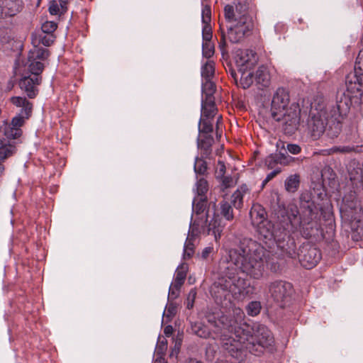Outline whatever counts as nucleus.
<instances>
[{
  "label": "nucleus",
  "instance_id": "f257e3e1",
  "mask_svg": "<svg viewBox=\"0 0 363 363\" xmlns=\"http://www.w3.org/2000/svg\"><path fill=\"white\" fill-rule=\"evenodd\" d=\"M346 90L338 92L335 104L325 105L322 99L311 104L308 127L313 140L326 132L330 138H337L342 131V120L351 107L360 110L363 89V49L359 51L354 70L345 77Z\"/></svg>",
  "mask_w": 363,
  "mask_h": 363
},
{
  "label": "nucleus",
  "instance_id": "f03ea898",
  "mask_svg": "<svg viewBox=\"0 0 363 363\" xmlns=\"http://www.w3.org/2000/svg\"><path fill=\"white\" fill-rule=\"evenodd\" d=\"M267 253L266 249L257 241L245 238L237 249L229 251L227 265L235 266L250 278L259 279L264 272Z\"/></svg>",
  "mask_w": 363,
  "mask_h": 363
},
{
  "label": "nucleus",
  "instance_id": "7ed1b4c3",
  "mask_svg": "<svg viewBox=\"0 0 363 363\" xmlns=\"http://www.w3.org/2000/svg\"><path fill=\"white\" fill-rule=\"evenodd\" d=\"M213 339H220L222 347L233 358L242 361V344L249 337V325L238 323L233 317L222 314L218 317Z\"/></svg>",
  "mask_w": 363,
  "mask_h": 363
},
{
  "label": "nucleus",
  "instance_id": "20e7f679",
  "mask_svg": "<svg viewBox=\"0 0 363 363\" xmlns=\"http://www.w3.org/2000/svg\"><path fill=\"white\" fill-rule=\"evenodd\" d=\"M255 27V21L249 11L246 1H239L236 4V17L230 25L220 24L219 48L223 55L227 52V40L232 43H240L245 37L250 35Z\"/></svg>",
  "mask_w": 363,
  "mask_h": 363
},
{
  "label": "nucleus",
  "instance_id": "39448f33",
  "mask_svg": "<svg viewBox=\"0 0 363 363\" xmlns=\"http://www.w3.org/2000/svg\"><path fill=\"white\" fill-rule=\"evenodd\" d=\"M289 102L288 91L284 88L277 89L272 101L271 115L276 121H283V130L286 134L292 135L299 125L301 109L297 103L287 107Z\"/></svg>",
  "mask_w": 363,
  "mask_h": 363
},
{
  "label": "nucleus",
  "instance_id": "423d86ee",
  "mask_svg": "<svg viewBox=\"0 0 363 363\" xmlns=\"http://www.w3.org/2000/svg\"><path fill=\"white\" fill-rule=\"evenodd\" d=\"M223 277L219 279L216 291V299L222 296L225 300L231 302V296L236 299L243 298L250 293L249 284L245 279L240 278L237 274V269L233 266L227 265V261H223L219 265Z\"/></svg>",
  "mask_w": 363,
  "mask_h": 363
},
{
  "label": "nucleus",
  "instance_id": "0eeeda50",
  "mask_svg": "<svg viewBox=\"0 0 363 363\" xmlns=\"http://www.w3.org/2000/svg\"><path fill=\"white\" fill-rule=\"evenodd\" d=\"M299 206V220L294 229L298 230L302 237L306 239L318 236L320 232L318 212L311 193L306 191L300 195Z\"/></svg>",
  "mask_w": 363,
  "mask_h": 363
},
{
  "label": "nucleus",
  "instance_id": "6e6552de",
  "mask_svg": "<svg viewBox=\"0 0 363 363\" xmlns=\"http://www.w3.org/2000/svg\"><path fill=\"white\" fill-rule=\"evenodd\" d=\"M242 344V360L245 352L255 356H261L265 350L272 352L274 350V338L269 329L264 325H258L252 335L249 328V337Z\"/></svg>",
  "mask_w": 363,
  "mask_h": 363
},
{
  "label": "nucleus",
  "instance_id": "1a4fd4ad",
  "mask_svg": "<svg viewBox=\"0 0 363 363\" xmlns=\"http://www.w3.org/2000/svg\"><path fill=\"white\" fill-rule=\"evenodd\" d=\"M236 66L241 73L240 80L242 89H248L254 82V73L247 72L257 63L258 57L255 52L252 50H239L235 56Z\"/></svg>",
  "mask_w": 363,
  "mask_h": 363
},
{
  "label": "nucleus",
  "instance_id": "9d476101",
  "mask_svg": "<svg viewBox=\"0 0 363 363\" xmlns=\"http://www.w3.org/2000/svg\"><path fill=\"white\" fill-rule=\"evenodd\" d=\"M359 201L354 191H350L342 198V203L340 208L342 217L352 221V229L357 232L359 236L363 237V226L359 227L360 220H357V214L360 212Z\"/></svg>",
  "mask_w": 363,
  "mask_h": 363
},
{
  "label": "nucleus",
  "instance_id": "9b49d317",
  "mask_svg": "<svg viewBox=\"0 0 363 363\" xmlns=\"http://www.w3.org/2000/svg\"><path fill=\"white\" fill-rule=\"evenodd\" d=\"M272 214L275 220V225L281 233L294 230L295 220L299 214L296 206L286 208L284 204L277 203L273 207Z\"/></svg>",
  "mask_w": 363,
  "mask_h": 363
},
{
  "label": "nucleus",
  "instance_id": "f8f14e48",
  "mask_svg": "<svg viewBox=\"0 0 363 363\" xmlns=\"http://www.w3.org/2000/svg\"><path fill=\"white\" fill-rule=\"evenodd\" d=\"M217 111L215 99L201 100V114L199 121V133L200 134L211 133L213 131L212 121Z\"/></svg>",
  "mask_w": 363,
  "mask_h": 363
},
{
  "label": "nucleus",
  "instance_id": "ddd939ff",
  "mask_svg": "<svg viewBox=\"0 0 363 363\" xmlns=\"http://www.w3.org/2000/svg\"><path fill=\"white\" fill-rule=\"evenodd\" d=\"M293 291L291 284L285 281L277 280L269 285L270 296L282 308L290 301Z\"/></svg>",
  "mask_w": 363,
  "mask_h": 363
},
{
  "label": "nucleus",
  "instance_id": "4468645a",
  "mask_svg": "<svg viewBox=\"0 0 363 363\" xmlns=\"http://www.w3.org/2000/svg\"><path fill=\"white\" fill-rule=\"evenodd\" d=\"M297 256L301 264L306 269L314 267L321 259L320 250L308 242L300 246Z\"/></svg>",
  "mask_w": 363,
  "mask_h": 363
},
{
  "label": "nucleus",
  "instance_id": "2eb2a0df",
  "mask_svg": "<svg viewBox=\"0 0 363 363\" xmlns=\"http://www.w3.org/2000/svg\"><path fill=\"white\" fill-rule=\"evenodd\" d=\"M11 102L16 106L21 107L20 112L14 116L11 123L13 127L21 128L24 124L25 120L28 119L32 113L33 104L28 101L26 98L21 96H13L10 99Z\"/></svg>",
  "mask_w": 363,
  "mask_h": 363
},
{
  "label": "nucleus",
  "instance_id": "dca6fc26",
  "mask_svg": "<svg viewBox=\"0 0 363 363\" xmlns=\"http://www.w3.org/2000/svg\"><path fill=\"white\" fill-rule=\"evenodd\" d=\"M259 240H262L268 248H272L277 242V238L281 232L270 220L265 221L256 226Z\"/></svg>",
  "mask_w": 363,
  "mask_h": 363
},
{
  "label": "nucleus",
  "instance_id": "f3484780",
  "mask_svg": "<svg viewBox=\"0 0 363 363\" xmlns=\"http://www.w3.org/2000/svg\"><path fill=\"white\" fill-rule=\"evenodd\" d=\"M205 220H201L200 233L206 235H213L215 240L217 241L220 238L223 226L221 225V219L218 215L214 214L211 220H208V215H206Z\"/></svg>",
  "mask_w": 363,
  "mask_h": 363
},
{
  "label": "nucleus",
  "instance_id": "a211bd4d",
  "mask_svg": "<svg viewBox=\"0 0 363 363\" xmlns=\"http://www.w3.org/2000/svg\"><path fill=\"white\" fill-rule=\"evenodd\" d=\"M298 158L291 157L287 154V152H279L272 153L268 155L264 160L265 165L268 169H275L278 167L277 164L288 165L296 161H298Z\"/></svg>",
  "mask_w": 363,
  "mask_h": 363
},
{
  "label": "nucleus",
  "instance_id": "6ab92c4d",
  "mask_svg": "<svg viewBox=\"0 0 363 363\" xmlns=\"http://www.w3.org/2000/svg\"><path fill=\"white\" fill-rule=\"evenodd\" d=\"M41 79V77L25 76L20 79L18 84L29 98L33 99L38 94L37 86L40 84Z\"/></svg>",
  "mask_w": 363,
  "mask_h": 363
},
{
  "label": "nucleus",
  "instance_id": "aec40b11",
  "mask_svg": "<svg viewBox=\"0 0 363 363\" xmlns=\"http://www.w3.org/2000/svg\"><path fill=\"white\" fill-rule=\"evenodd\" d=\"M289 231L281 233L277 238L276 245L280 248L289 257H294L296 255V242L293 238L291 237Z\"/></svg>",
  "mask_w": 363,
  "mask_h": 363
},
{
  "label": "nucleus",
  "instance_id": "412c9836",
  "mask_svg": "<svg viewBox=\"0 0 363 363\" xmlns=\"http://www.w3.org/2000/svg\"><path fill=\"white\" fill-rule=\"evenodd\" d=\"M22 8V0H0V17L14 16Z\"/></svg>",
  "mask_w": 363,
  "mask_h": 363
},
{
  "label": "nucleus",
  "instance_id": "4be33fe9",
  "mask_svg": "<svg viewBox=\"0 0 363 363\" xmlns=\"http://www.w3.org/2000/svg\"><path fill=\"white\" fill-rule=\"evenodd\" d=\"M214 138L211 133H199L197 138V147L203 158H211Z\"/></svg>",
  "mask_w": 363,
  "mask_h": 363
},
{
  "label": "nucleus",
  "instance_id": "5701e85b",
  "mask_svg": "<svg viewBox=\"0 0 363 363\" xmlns=\"http://www.w3.org/2000/svg\"><path fill=\"white\" fill-rule=\"evenodd\" d=\"M16 152V147L13 143L0 140V184L1 177L5 172L4 162L6 160L13 156Z\"/></svg>",
  "mask_w": 363,
  "mask_h": 363
},
{
  "label": "nucleus",
  "instance_id": "b1692460",
  "mask_svg": "<svg viewBox=\"0 0 363 363\" xmlns=\"http://www.w3.org/2000/svg\"><path fill=\"white\" fill-rule=\"evenodd\" d=\"M255 84L259 89L268 87L271 82V75L267 66L262 65L254 74Z\"/></svg>",
  "mask_w": 363,
  "mask_h": 363
},
{
  "label": "nucleus",
  "instance_id": "393cba45",
  "mask_svg": "<svg viewBox=\"0 0 363 363\" xmlns=\"http://www.w3.org/2000/svg\"><path fill=\"white\" fill-rule=\"evenodd\" d=\"M250 217L252 225L255 227L265 223V221H269L265 209L259 203L252 205L250 211Z\"/></svg>",
  "mask_w": 363,
  "mask_h": 363
},
{
  "label": "nucleus",
  "instance_id": "a878e982",
  "mask_svg": "<svg viewBox=\"0 0 363 363\" xmlns=\"http://www.w3.org/2000/svg\"><path fill=\"white\" fill-rule=\"evenodd\" d=\"M249 193V189L246 184H242L232 195L231 203L236 209H240L243 206V196Z\"/></svg>",
  "mask_w": 363,
  "mask_h": 363
},
{
  "label": "nucleus",
  "instance_id": "bb28decb",
  "mask_svg": "<svg viewBox=\"0 0 363 363\" xmlns=\"http://www.w3.org/2000/svg\"><path fill=\"white\" fill-rule=\"evenodd\" d=\"M22 134V130L21 128H16L13 127L10 123L4 122L2 125L0 126V135L5 136V139H16L19 138Z\"/></svg>",
  "mask_w": 363,
  "mask_h": 363
},
{
  "label": "nucleus",
  "instance_id": "cd10ccee",
  "mask_svg": "<svg viewBox=\"0 0 363 363\" xmlns=\"http://www.w3.org/2000/svg\"><path fill=\"white\" fill-rule=\"evenodd\" d=\"M202 99H215L216 84L211 79H203L201 85Z\"/></svg>",
  "mask_w": 363,
  "mask_h": 363
},
{
  "label": "nucleus",
  "instance_id": "c85d7f7f",
  "mask_svg": "<svg viewBox=\"0 0 363 363\" xmlns=\"http://www.w3.org/2000/svg\"><path fill=\"white\" fill-rule=\"evenodd\" d=\"M300 185V176L297 174H291L285 180L284 186L286 191L289 193L296 192Z\"/></svg>",
  "mask_w": 363,
  "mask_h": 363
},
{
  "label": "nucleus",
  "instance_id": "c756f323",
  "mask_svg": "<svg viewBox=\"0 0 363 363\" xmlns=\"http://www.w3.org/2000/svg\"><path fill=\"white\" fill-rule=\"evenodd\" d=\"M191 330L194 334L202 338L206 339L211 336L208 328L201 323H191Z\"/></svg>",
  "mask_w": 363,
  "mask_h": 363
},
{
  "label": "nucleus",
  "instance_id": "7c9ffc66",
  "mask_svg": "<svg viewBox=\"0 0 363 363\" xmlns=\"http://www.w3.org/2000/svg\"><path fill=\"white\" fill-rule=\"evenodd\" d=\"M220 213L227 220H232L234 218L233 209L230 203L222 201L220 203Z\"/></svg>",
  "mask_w": 363,
  "mask_h": 363
},
{
  "label": "nucleus",
  "instance_id": "2f4dec72",
  "mask_svg": "<svg viewBox=\"0 0 363 363\" xmlns=\"http://www.w3.org/2000/svg\"><path fill=\"white\" fill-rule=\"evenodd\" d=\"M207 197H196L194 199L192 208L194 212L199 215L204 212L207 206Z\"/></svg>",
  "mask_w": 363,
  "mask_h": 363
},
{
  "label": "nucleus",
  "instance_id": "473e14b6",
  "mask_svg": "<svg viewBox=\"0 0 363 363\" xmlns=\"http://www.w3.org/2000/svg\"><path fill=\"white\" fill-rule=\"evenodd\" d=\"M28 61L30 62L28 69L32 74L31 77H40V74L44 69V65L35 59L31 60L30 56L28 57Z\"/></svg>",
  "mask_w": 363,
  "mask_h": 363
},
{
  "label": "nucleus",
  "instance_id": "72a5a7b5",
  "mask_svg": "<svg viewBox=\"0 0 363 363\" xmlns=\"http://www.w3.org/2000/svg\"><path fill=\"white\" fill-rule=\"evenodd\" d=\"M205 159L201 156L195 158L194 169L196 174L203 176L207 173L208 164Z\"/></svg>",
  "mask_w": 363,
  "mask_h": 363
},
{
  "label": "nucleus",
  "instance_id": "f704fd0d",
  "mask_svg": "<svg viewBox=\"0 0 363 363\" xmlns=\"http://www.w3.org/2000/svg\"><path fill=\"white\" fill-rule=\"evenodd\" d=\"M215 72L214 62L207 61L201 67V76L203 79H211Z\"/></svg>",
  "mask_w": 363,
  "mask_h": 363
},
{
  "label": "nucleus",
  "instance_id": "c9c22d12",
  "mask_svg": "<svg viewBox=\"0 0 363 363\" xmlns=\"http://www.w3.org/2000/svg\"><path fill=\"white\" fill-rule=\"evenodd\" d=\"M261 308L260 302L257 301L250 302L245 307L247 315L250 316L257 315L260 313Z\"/></svg>",
  "mask_w": 363,
  "mask_h": 363
},
{
  "label": "nucleus",
  "instance_id": "e433bc0d",
  "mask_svg": "<svg viewBox=\"0 0 363 363\" xmlns=\"http://www.w3.org/2000/svg\"><path fill=\"white\" fill-rule=\"evenodd\" d=\"M55 39V36L54 35H49L45 33H39L35 39V41H38V43H41L45 46L51 45Z\"/></svg>",
  "mask_w": 363,
  "mask_h": 363
},
{
  "label": "nucleus",
  "instance_id": "4c0bfd02",
  "mask_svg": "<svg viewBox=\"0 0 363 363\" xmlns=\"http://www.w3.org/2000/svg\"><path fill=\"white\" fill-rule=\"evenodd\" d=\"M208 190V185L207 181L203 179H199L196 182V191L198 197H207L206 194Z\"/></svg>",
  "mask_w": 363,
  "mask_h": 363
},
{
  "label": "nucleus",
  "instance_id": "58836bf2",
  "mask_svg": "<svg viewBox=\"0 0 363 363\" xmlns=\"http://www.w3.org/2000/svg\"><path fill=\"white\" fill-rule=\"evenodd\" d=\"M187 269L188 267L186 264H182L181 265H179L175 272L174 279L182 283H184L186 277Z\"/></svg>",
  "mask_w": 363,
  "mask_h": 363
},
{
  "label": "nucleus",
  "instance_id": "ea45409f",
  "mask_svg": "<svg viewBox=\"0 0 363 363\" xmlns=\"http://www.w3.org/2000/svg\"><path fill=\"white\" fill-rule=\"evenodd\" d=\"M224 16L227 21L226 25H230L236 17V10L234 11L233 6L228 4L224 8Z\"/></svg>",
  "mask_w": 363,
  "mask_h": 363
},
{
  "label": "nucleus",
  "instance_id": "a19ab883",
  "mask_svg": "<svg viewBox=\"0 0 363 363\" xmlns=\"http://www.w3.org/2000/svg\"><path fill=\"white\" fill-rule=\"evenodd\" d=\"M167 350V340L164 338L160 340L159 337L157 344L155 347V354L164 356Z\"/></svg>",
  "mask_w": 363,
  "mask_h": 363
},
{
  "label": "nucleus",
  "instance_id": "79ce46f5",
  "mask_svg": "<svg viewBox=\"0 0 363 363\" xmlns=\"http://www.w3.org/2000/svg\"><path fill=\"white\" fill-rule=\"evenodd\" d=\"M214 53V46L211 41L203 42L202 44V54L206 58L209 59Z\"/></svg>",
  "mask_w": 363,
  "mask_h": 363
},
{
  "label": "nucleus",
  "instance_id": "37998d69",
  "mask_svg": "<svg viewBox=\"0 0 363 363\" xmlns=\"http://www.w3.org/2000/svg\"><path fill=\"white\" fill-rule=\"evenodd\" d=\"M57 28V25L54 21H46L42 25L41 30L43 33L53 35Z\"/></svg>",
  "mask_w": 363,
  "mask_h": 363
},
{
  "label": "nucleus",
  "instance_id": "c03bdc74",
  "mask_svg": "<svg viewBox=\"0 0 363 363\" xmlns=\"http://www.w3.org/2000/svg\"><path fill=\"white\" fill-rule=\"evenodd\" d=\"M194 252V244L190 240H186L184 248V258L189 259Z\"/></svg>",
  "mask_w": 363,
  "mask_h": 363
},
{
  "label": "nucleus",
  "instance_id": "a18cd8bd",
  "mask_svg": "<svg viewBox=\"0 0 363 363\" xmlns=\"http://www.w3.org/2000/svg\"><path fill=\"white\" fill-rule=\"evenodd\" d=\"M211 19V10L208 5L203 6L202 9V22L203 24L210 23Z\"/></svg>",
  "mask_w": 363,
  "mask_h": 363
},
{
  "label": "nucleus",
  "instance_id": "49530a36",
  "mask_svg": "<svg viewBox=\"0 0 363 363\" xmlns=\"http://www.w3.org/2000/svg\"><path fill=\"white\" fill-rule=\"evenodd\" d=\"M196 289H191L190 291L188 294L187 298H186V308L188 309H191L194 307V301L196 297Z\"/></svg>",
  "mask_w": 363,
  "mask_h": 363
},
{
  "label": "nucleus",
  "instance_id": "de8ad7c7",
  "mask_svg": "<svg viewBox=\"0 0 363 363\" xmlns=\"http://www.w3.org/2000/svg\"><path fill=\"white\" fill-rule=\"evenodd\" d=\"M202 38L203 42L211 41L212 38V30L210 23L204 24L202 29Z\"/></svg>",
  "mask_w": 363,
  "mask_h": 363
},
{
  "label": "nucleus",
  "instance_id": "09e8293b",
  "mask_svg": "<svg viewBox=\"0 0 363 363\" xmlns=\"http://www.w3.org/2000/svg\"><path fill=\"white\" fill-rule=\"evenodd\" d=\"M48 55H49V51L47 49L41 48V49H38L36 50L35 57L32 56L30 57L33 58L35 60L38 59V60H44L48 58Z\"/></svg>",
  "mask_w": 363,
  "mask_h": 363
},
{
  "label": "nucleus",
  "instance_id": "8fccbe9b",
  "mask_svg": "<svg viewBox=\"0 0 363 363\" xmlns=\"http://www.w3.org/2000/svg\"><path fill=\"white\" fill-rule=\"evenodd\" d=\"M220 315L218 314L217 315L214 313L207 312L206 314V318L211 325H212L215 329L216 328V325L218 317Z\"/></svg>",
  "mask_w": 363,
  "mask_h": 363
},
{
  "label": "nucleus",
  "instance_id": "3c124183",
  "mask_svg": "<svg viewBox=\"0 0 363 363\" xmlns=\"http://www.w3.org/2000/svg\"><path fill=\"white\" fill-rule=\"evenodd\" d=\"M219 179H221V189L223 191L233 186V181L231 177L223 176V177Z\"/></svg>",
  "mask_w": 363,
  "mask_h": 363
},
{
  "label": "nucleus",
  "instance_id": "603ef678",
  "mask_svg": "<svg viewBox=\"0 0 363 363\" xmlns=\"http://www.w3.org/2000/svg\"><path fill=\"white\" fill-rule=\"evenodd\" d=\"M353 150L354 148L350 146H340L332 147L330 151L332 152L349 153L351 152Z\"/></svg>",
  "mask_w": 363,
  "mask_h": 363
},
{
  "label": "nucleus",
  "instance_id": "864d4df0",
  "mask_svg": "<svg viewBox=\"0 0 363 363\" xmlns=\"http://www.w3.org/2000/svg\"><path fill=\"white\" fill-rule=\"evenodd\" d=\"M286 150L289 152L293 155H297L301 152V147L297 144L288 143Z\"/></svg>",
  "mask_w": 363,
  "mask_h": 363
},
{
  "label": "nucleus",
  "instance_id": "5fc2aeb1",
  "mask_svg": "<svg viewBox=\"0 0 363 363\" xmlns=\"http://www.w3.org/2000/svg\"><path fill=\"white\" fill-rule=\"evenodd\" d=\"M218 165L219 167V169L218 170H216V177L217 179H219V178L223 177V176H225V163L220 160H219L218 162Z\"/></svg>",
  "mask_w": 363,
  "mask_h": 363
},
{
  "label": "nucleus",
  "instance_id": "6e6d98bb",
  "mask_svg": "<svg viewBox=\"0 0 363 363\" xmlns=\"http://www.w3.org/2000/svg\"><path fill=\"white\" fill-rule=\"evenodd\" d=\"M177 313V306L173 303H169L167 307V316H174Z\"/></svg>",
  "mask_w": 363,
  "mask_h": 363
},
{
  "label": "nucleus",
  "instance_id": "4d7b16f0",
  "mask_svg": "<svg viewBox=\"0 0 363 363\" xmlns=\"http://www.w3.org/2000/svg\"><path fill=\"white\" fill-rule=\"evenodd\" d=\"M281 172V167H277V168H275L274 169V170L272 172H271L270 173H269L266 178H265V182H269L271 181L272 179H274L277 174H279L280 172Z\"/></svg>",
  "mask_w": 363,
  "mask_h": 363
},
{
  "label": "nucleus",
  "instance_id": "13d9d810",
  "mask_svg": "<svg viewBox=\"0 0 363 363\" xmlns=\"http://www.w3.org/2000/svg\"><path fill=\"white\" fill-rule=\"evenodd\" d=\"M59 6L55 1H52L49 6V12L52 15H56L59 12Z\"/></svg>",
  "mask_w": 363,
  "mask_h": 363
},
{
  "label": "nucleus",
  "instance_id": "bf43d9fd",
  "mask_svg": "<svg viewBox=\"0 0 363 363\" xmlns=\"http://www.w3.org/2000/svg\"><path fill=\"white\" fill-rule=\"evenodd\" d=\"M213 250V247H205L202 252H201V257L203 259H207L210 254L212 253Z\"/></svg>",
  "mask_w": 363,
  "mask_h": 363
},
{
  "label": "nucleus",
  "instance_id": "052dcab7",
  "mask_svg": "<svg viewBox=\"0 0 363 363\" xmlns=\"http://www.w3.org/2000/svg\"><path fill=\"white\" fill-rule=\"evenodd\" d=\"M179 294V291H176L174 288H172V286H170L169 289V295L168 298L169 299H175L178 297Z\"/></svg>",
  "mask_w": 363,
  "mask_h": 363
},
{
  "label": "nucleus",
  "instance_id": "680f3d73",
  "mask_svg": "<svg viewBox=\"0 0 363 363\" xmlns=\"http://www.w3.org/2000/svg\"><path fill=\"white\" fill-rule=\"evenodd\" d=\"M10 40V36L4 30V34L0 37V44H5L9 43Z\"/></svg>",
  "mask_w": 363,
  "mask_h": 363
},
{
  "label": "nucleus",
  "instance_id": "e2e57ef3",
  "mask_svg": "<svg viewBox=\"0 0 363 363\" xmlns=\"http://www.w3.org/2000/svg\"><path fill=\"white\" fill-rule=\"evenodd\" d=\"M183 284L184 283L174 279V283H172L171 286L172 288H174L176 291H179Z\"/></svg>",
  "mask_w": 363,
  "mask_h": 363
},
{
  "label": "nucleus",
  "instance_id": "0e129e2a",
  "mask_svg": "<svg viewBox=\"0 0 363 363\" xmlns=\"http://www.w3.org/2000/svg\"><path fill=\"white\" fill-rule=\"evenodd\" d=\"M180 345H181L180 343H177V342L175 343V345L172 350L170 356H173L174 354L177 355L179 353V350H180Z\"/></svg>",
  "mask_w": 363,
  "mask_h": 363
},
{
  "label": "nucleus",
  "instance_id": "69168bd1",
  "mask_svg": "<svg viewBox=\"0 0 363 363\" xmlns=\"http://www.w3.org/2000/svg\"><path fill=\"white\" fill-rule=\"evenodd\" d=\"M156 358L154 360L153 363H167L164 359V356L162 355H155Z\"/></svg>",
  "mask_w": 363,
  "mask_h": 363
},
{
  "label": "nucleus",
  "instance_id": "338daca9",
  "mask_svg": "<svg viewBox=\"0 0 363 363\" xmlns=\"http://www.w3.org/2000/svg\"><path fill=\"white\" fill-rule=\"evenodd\" d=\"M172 331H173V328L171 325H168V326L165 327V328L164 330V333L167 336H170L172 333Z\"/></svg>",
  "mask_w": 363,
  "mask_h": 363
},
{
  "label": "nucleus",
  "instance_id": "774afa93",
  "mask_svg": "<svg viewBox=\"0 0 363 363\" xmlns=\"http://www.w3.org/2000/svg\"><path fill=\"white\" fill-rule=\"evenodd\" d=\"M280 145H281V149L286 150V147L284 146V143L282 141H279L277 144V148H279Z\"/></svg>",
  "mask_w": 363,
  "mask_h": 363
}]
</instances>
